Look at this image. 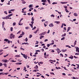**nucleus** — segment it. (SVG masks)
I'll return each instance as SVG.
<instances>
[{"label": "nucleus", "mask_w": 79, "mask_h": 79, "mask_svg": "<svg viewBox=\"0 0 79 79\" xmlns=\"http://www.w3.org/2000/svg\"><path fill=\"white\" fill-rule=\"evenodd\" d=\"M48 39H45V40H44V42H47V41H48Z\"/></svg>", "instance_id": "052dcab7"}, {"label": "nucleus", "mask_w": 79, "mask_h": 79, "mask_svg": "<svg viewBox=\"0 0 79 79\" xmlns=\"http://www.w3.org/2000/svg\"><path fill=\"white\" fill-rule=\"evenodd\" d=\"M22 20H23V18L21 19L19 22L21 23Z\"/></svg>", "instance_id": "a19ab883"}, {"label": "nucleus", "mask_w": 79, "mask_h": 79, "mask_svg": "<svg viewBox=\"0 0 79 79\" xmlns=\"http://www.w3.org/2000/svg\"><path fill=\"white\" fill-rule=\"evenodd\" d=\"M41 21H42V22H44V21H45V19H43L41 20Z\"/></svg>", "instance_id": "6e6d98bb"}, {"label": "nucleus", "mask_w": 79, "mask_h": 79, "mask_svg": "<svg viewBox=\"0 0 79 79\" xmlns=\"http://www.w3.org/2000/svg\"><path fill=\"white\" fill-rule=\"evenodd\" d=\"M32 37V35H29V38H31Z\"/></svg>", "instance_id": "de8ad7c7"}, {"label": "nucleus", "mask_w": 79, "mask_h": 79, "mask_svg": "<svg viewBox=\"0 0 79 79\" xmlns=\"http://www.w3.org/2000/svg\"><path fill=\"white\" fill-rule=\"evenodd\" d=\"M10 61H11V62H16V60H11Z\"/></svg>", "instance_id": "473e14b6"}, {"label": "nucleus", "mask_w": 79, "mask_h": 79, "mask_svg": "<svg viewBox=\"0 0 79 79\" xmlns=\"http://www.w3.org/2000/svg\"><path fill=\"white\" fill-rule=\"evenodd\" d=\"M4 1H5V0H1V2H4Z\"/></svg>", "instance_id": "338daca9"}, {"label": "nucleus", "mask_w": 79, "mask_h": 79, "mask_svg": "<svg viewBox=\"0 0 79 79\" xmlns=\"http://www.w3.org/2000/svg\"><path fill=\"white\" fill-rule=\"evenodd\" d=\"M20 32H21V31H19L17 33V34H20Z\"/></svg>", "instance_id": "69168bd1"}, {"label": "nucleus", "mask_w": 79, "mask_h": 79, "mask_svg": "<svg viewBox=\"0 0 79 79\" xmlns=\"http://www.w3.org/2000/svg\"><path fill=\"white\" fill-rule=\"evenodd\" d=\"M25 29H29V27H25Z\"/></svg>", "instance_id": "7c9ffc66"}, {"label": "nucleus", "mask_w": 79, "mask_h": 79, "mask_svg": "<svg viewBox=\"0 0 79 79\" xmlns=\"http://www.w3.org/2000/svg\"><path fill=\"white\" fill-rule=\"evenodd\" d=\"M16 64H18L19 65H20V64H22V63H16Z\"/></svg>", "instance_id": "a878e982"}, {"label": "nucleus", "mask_w": 79, "mask_h": 79, "mask_svg": "<svg viewBox=\"0 0 79 79\" xmlns=\"http://www.w3.org/2000/svg\"><path fill=\"white\" fill-rule=\"evenodd\" d=\"M69 58H70V59H71V60H73V56L72 55L70 56L69 57Z\"/></svg>", "instance_id": "9b49d317"}, {"label": "nucleus", "mask_w": 79, "mask_h": 79, "mask_svg": "<svg viewBox=\"0 0 79 79\" xmlns=\"http://www.w3.org/2000/svg\"><path fill=\"white\" fill-rule=\"evenodd\" d=\"M15 10V9H11L10 10H9V11H14Z\"/></svg>", "instance_id": "c9c22d12"}, {"label": "nucleus", "mask_w": 79, "mask_h": 79, "mask_svg": "<svg viewBox=\"0 0 79 79\" xmlns=\"http://www.w3.org/2000/svg\"><path fill=\"white\" fill-rule=\"evenodd\" d=\"M47 46L48 47H50V44H47Z\"/></svg>", "instance_id": "c03bdc74"}, {"label": "nucleus", "mask_w": 79, "mask_h": 79, "mask_svg": "<svg viewBox=\"0 0 79 79\" xmlns=\"http://www.w3.org/2000/svg\"><path fill=\"white\" fill-rule=\"evenodd\" d=\"M10 30L11 31H13V27H11L10 28Z\"/></svg>", "instance_id": "a18cd8bd"}, {"label": "nucleus", "mask_w": 79, "mask_h": 79, "mask_svg": "<svg viewBox=\"0 0 79 79\" xmlns=\"http://www.w3.org/2000/svg\"><path fill=\"white\" fill-rule=\"evenodd\" d=\"M36 43L35 44V45H36V44H39V41H36Z\"/></svg>", "instance_id": "603ef678"}, {"label": "nucleus", "mask_w": 79, "mask_h": 79, "mask_svg": "<svg viewBox=\"0 0 79 79\" xmlns=\"http://www.w3.org/2000/svg\"><path fill=\"white\" fill-rule=\"evenodd\" d=\"M7 60L6 59H3L2 60V61L4 62V63H6L7 62Z\"/></svg>", "instance_id": "6e6552de"}, {"label": "nucleus", "mask_w": 79, "mask_h": 79, "mask_svg": "<svg viewBox=\"0 0 79 79\" xmlns=\"http://www.w3.org/2000/svg\"><path fill=\"white\" fill-rule=\"evenodd\" d=\"M15 35H13V33H11L10 35V39H14L15 38Z\"/></svg>", "instance_id": "f257e3e1"}, {"label": "nucleus", "mask_w": 79, "mask_h": 79, "mask_svg": "<svg viewBox=\"0 0 79 79\" xmlns=\"http://www.w3.org/2000/svg\"><path fill=\"white\" fill-rule=\"evenodd\" d=\"M51 42H52V43H53V44H54V40H52Z\"/></svg>", "instance_id": "774afa93"}, {"label": "nucleus", "mask_w": 79, "mask_h": 79, "mask_svg": "<svg viewBox=\"0 0 79 79\" xmlns=\"http://www.w3.org/2000/svg\"><path fill=\"white\" fill-rule=\"evenodd\" d=\"M31 21H34V18L33 17H32L31 18Z\"/></svg>", "instance_id": "393cba45"}, {"label": "nucleus", "mask_w": 79, "mask_h": 79, "mask_svg": "<svg viewBox=\"0 0 79 79\" xmlns=\"http://www.w3.org/2000/svg\"><path fill=\"white\" fill-rule=\"evenodd\" d=\"M44 36L42 35L40 37V39H42V38H44Z\"/></svg>", "instance_id": "412c9836"}, {"label": "nucleus", "mask_w": 79, "mask_h": 79, "mask_svg": "<svg viewBox=\"0 0 79 79\" xmlns=\"http://www.w3.org/2000/svg\"><path fill=\"white\" fill-rule=\"evenodd\" d=\"M64 39H65V37H63L61 39V40H64Z\"/></svg>", "instance_id": "cd10ccee"}, {"label": "nucleus", "mask_w": 79, "mask_h": 79, "mask_svg": "<svg viewBox=\"0 0 79 79\" xmlns=\"http://www.w3.org/2000/svg\"><path fill=\"white\" fill-rule=\"evenodd\" d=\"M22 34H21L20 35H24L25 33L24 32H23V31L22 32Z\"/></svg>", "instance_id": "aec40b11"}, {"label": "nucleus", "mask_w": 79, "mask_h": 79, "mask_svg": "<svg viewBox=\"0 0 79 79\" xmlns=\"http://www.w3.org/2000/svg\"><path fill=\"white\" fill-rule=\"evenodd\" d=\"M26 67H24V68L23 71L26 70Z\"/></svg>", "instance_id": "4d7b16f0"}, {"label": "nucleus", "mask_w": 79, "mask_h": 79, "mask_svg": "<svg viewBox=\"0 0 79 79\" xmlns=\"http://www.w3.org/2000/svg\"><path fill=\"white\" fill-rule=\"evenodd\" d=\"M23 24V23H21V22L20 23L19 22V26H22Z\"/></svg>", "instance_id": "5701e85b"}, {"label": "nucleus", "mask_w": 79, "mask_h": 79, "mask_svg": "<svg viewBox=\"0 0 79 79\" xmlns=\"http://www.w3.org/2000/svg\"><path fill=\"white\" fill-rule=\"evenodd\" d=\"M77 43V41L75 40L74 42V45H76V43Z\"/></svg>", "instance_id": "c85d7f7f"}, {"label": "nucleus", "mask_w": 79, "mask_h": 79, "mask_svg": "<svg viewBox=\"0 0 79 79\" xmlns=\"http://www.w3.org/2000/svg\"><path fill=\"white\" fill-rule=\"evenodd\" d=\"M36 28V27H34V28L32 29V30H34Z\"/></svg>", "instance_id": "79ce46f5"}, {"label": "nucleus", "mask_w": 79, "mask_h": 79, "mask_svg": "<svg viewBox=\"0 0 79 79\" xmlns=\"http://www.w3.org/2000/svg\"><path fill=\"white\" fill-rule=\"evenodd\" d=\"M64 8L65 9L67 8H68V6H64Z\"/></svg>", "instance_id": "3c124183"}, {"label": "nucleus", "mask_w": 79, "mask_h": 79, "mask_svg": "<svg viewBox=\"0 0 79 79\" xmlns=\"http://www.w3.org/2000/svg\"><path fill=\"white\" fill-rule=\"evenodd\" d=\"M2 65H3V64H2V63H0V66H1Z\"/></svg>", "instance_id": "13d9d810"}, {"label": "nucleus", "mask_w": 79, "mask_h": 79, "mask_svg": "<svg viewBox=\"0 0 79 79\" xmlns=\"http://www.w3.org/2000/svg\"><path fill=\"white\" fill-rule=\"evenodd\" d=\"M76 52H78L79 53V48L78 47H76Z\"/></svg>", "instance_id": "20e7f679"}, {"label": "nucleus", "mask_w": 79, "mask_h": 79, "mask_svg": "<svg viewBox=\"0 0 79 79\" xmlns=\"http://www.w3.org/2000/svg\"><path fill=\"white\" fill-rule=\"evenodd\" d=\"M55 4H57V2H53L52 3V5H55Z\"/></svg>", "instance_id": "4c0bfd02"}, {"label": "nucleus", "mask_w": 79, "mask_h": 79, "mask_svg": "<svg viewBox=\"0 0 79 79\" xmlns=\"http://www.w3.org/2000/svg\"><path fill=\"white\" fill-rule=\"evenodd\" d=\"M50 45H53V44H54V43H51L50 44H49Z\"/></svg>", "instance_id": "864d4df0"}, {"label": "nucleus", "mask_w": 79, "mask_h": 79, "mask_svg": "<svg viewBox=\"0 0 79 79\" xmlns=\"http://www.w3.org/2000/svg\"><path fill=\"white\" fill-rule=\"evenodd\" d=\"M70 29H71V27H68V28L67 29V30H68V31H69L70 30Z\"/></svg>", "instance_id": "ea45409f"}, {"label": "nucleus", "mask_w": 79, "mask_h": 79, "mask_svg": "<svg viewBox=\"0 0 79 79\" xmlns=\"http://www.w3.org/2000/svg\"><path fill=\"white\" fill-rule=\"evenodd\" d=\"M25 40L26 42H27V41L28 40V39H27V38L26 37V39H25Z\"/></svg>", "instance_id": "72a5a7b5"}, {"label": "nucleus", "mask_w": 79, "mask_h": 79, "mask_svg": "<svg viewBox=\"0 0 79 79\" xmlns=\"http://www.w3.org/2000/svg\"><path fill=\"white\" fill-rule=\"evenodd\" d=\"M3 65H4V66H5V67H7V65L6 64V63H4L3 64Z\"/></svg>", "instance_id": "bb28decb"}, {"label": "nucleus", "mask_w": 79, "mask_h": 79, "mask_svg": "<svg viewBox=\"0 0 79 79\" xmlns=\"http://www.w3.org/2000/svg\"><path fill=\"white\" fill-rule=\"evenodd\" d=\"M38 68L39 67L37 65H36V66L34 67V68H35V69H38Z\"/></svg>", "instance_id": "2eb2a0df"}, {"label": "nucleus", "mask_w": 79, "mask_h": 79, "mask_svg": "<svg viewBox=\"0 0 79 79\" xmlns=\"http://www.w3.org/2000/svg\"><path fill=\"white\" fill-rule=\"evenodd\" d=\"M61 28H63V23H62V26H61Z\"/></svg>", "instance_id": "0e129e2a"}, {"label": "nucleus", "mask_w": 79, "mask_h": 79, "mask_svg": "<svg viewBox=\"0 0 79 79\" xmlns=\"http://www.w3.org/2000/svg\"><path fill=\"white\" fill-rule=\"evenodd\" d=\"M29 6V8H32V7H33V5H30Z\"/></svg>", "instance_id": "a211bd4d"}, {"label": "nucleus", "mask_w": 79, "mask_h": 79, "mask_svg": "<svg viewBox=\"0 0 79 79\" xmlns=\"http://www.w3.org/2000/svg\"><path fill=\"white\" fill-rule=\"evenodd\" d=\"M49 27H53L54 26V25H53V24L52 23H50L49 25Z\"/></svg>", "instance_id": "423d86ee"}, {"label": "nucleus", "mask_w": 79, "mask_h": 79, "mask_svg": "<svg viewBox=\"0 0 79 79\" xmlns=\"http://www.w3.org/2000/svg\"><path fill=\"white\" fill-rule=\"evenodd\" d=\"M8 16H7L6 17H4L2 18V19H8Z\"/></svg>", "instance_id": "39448f33"}, {"label": "nucleus", "mask_w": 79, "mask_h": 79, "mask_svg": "<svg viewBox=\"0 0 79 79\" xmlns=\"http://www.w3.org/2000/svg\"><path fill=\"white\" fill-rule=\"evenodd\" d=\"M46 34H47V32L45 31L40 34L39 35H45Z\"/></svg>", "instance_id": "7ed1b4c3"}, {"label": "nucleus", "mask_w": 79, "mask_h": 79, "mask_svg": "<svg viewBox=\"0 0 79 79\" xmlns=\"http://www.w3.org/2000/svg\"><path fill=\"white\" fill-rule=\"evenodd\" d=\"M54 23H56V24H59L60 23V21H56L54 22Z\"/></svg>", "instance_id": "9d476101"}, {"label": "nucleus", "mask_w": 79, "mask_h": 79, "mask_svg": "<svg viewBox=\"0 0 79 79\" xmlns=\"http://www.w3.org/2000/svg\"><path fill=\"white\" fill-rule=\"evenodd\" d=\"M21 37H23V36H21V35H20V36H19L18 38L19 39L20 38H21Z\"/></svg>", "instance_id": "09e8293b"}, {"label": "nucleus", "mask_w": 79, "mask_h": 79, "mask_svg": "<svg viewBox=\"0 0 79 79\" xmlns=\"http://www.w3.org/2000/svg\"><path fill=\"white\" fill-rule=\"evenodd\" d=\"M60 3H62V4H64L66 3H68V2H60Z\"/></svg>", "instance_id": "f3484780"}, {"label": "nucleus", "mask_w": 79, "mask_h": 79, "mask_svg": "<svg viewBox=\"0 0 79 79\" xmlns=\"http://www.w3.org/2000/svg\"><path fill=\"white\" fill-rule=\"evenodd\" d=\"M21 1L23 4H25V3H26V2L24 1V0H21Z\"/></svg>", "instance_id": "f8f14e48"}, {"label": "nucleus", "mask_w": 79, "mask_h": 79, "mask_svg": "<svg viewBox=\"0 0 79 79\" xmlns=\"http://www.w3.org/2000/svg\"><path fill=\"white\" fill-rule=\"evenodd\" d=\"M51 16L52 17H53V18H54V17H55V15L52 14L51 15Z\"/></svg>", "instance_id": "2f4dec72"}, {"label": "nucleus", "mask_w": 79, "mask_h": 79, "mask_svg": "<svg viewBox=\"0 0 79 79\" xmlns=\"http://www.w3.org/2000/svg\"><path fill=\"white\" fill-rule=\"evenodd\" d=\"M60 55L62 56V57H63V54L60 53Z\"/></svg>", "instance_id": "5fc2aeb1"}, {"label": "nucleus", "mask_w": 79, "mask_h": 79, "mask_svg": "<svg viewBox=\"0 0 79 79\" xmlns=\"http://www.w3.org/2000/svg\"><path fill=\"white\" fill-rule=\"evenodd\" d=\"M7 56H8V54H7L5 56H4V57L5 58Z\"/></svg>", "instance_id": "49530a36"}, {"label": "nucleus", "mask_w": 79, "mask_h": 79, "mask_svg": "<svg viewBox=\"0 0 79 79\" xmlns=\"http://www.w3.org/2000/svg\"><path fill=\"white\" fill-rule=\"evenodd\" d=\"M8 39H5L4 40V42H8Z\"/></svg>", "instance_id": "6ab92c4d"}, {"label": "nucleus", "mask_w": 79, "mask_h": 79, "mask_svg": "<svg viewBox=\"0 0 79 79\" xmlns=\"http://www.w3.org/2000/svg\"><path fill=\"white\" fill-rule=\"evenodd\" d=\"M61 51L62 52H66V51H67V49H62L61 50Z\"/></svg>", "instance_id": "1a4fd4ad"}, {"label": "nucleus", "mask_w": 79, "mask_h": 79, "mask_svg": "<svg viewBox=\"0 0 79 79\" xmlns=\"http://www.w3.org/2000/svg\"><path fill=\"white\" fill-rule=\"evenodd\" d=\"M4 13H5V14H6V15L8 14V13H7V12H6V11H4Z\"/></svg>", "instance_id": "58836bf2"}, {"label": "nucleus", "mask_w": 79, "mask_h": 79, "mask_svg": "<svg viewBox=\"0 0 79 79\" xmlns=\"http://www.w3.org/2000/svg\"><path fill=\"white\" fill-rule=\"evenodd\" d=\"M41 2H44V3H46L47 0H42Z\"/></svg>", "instance_id": "4468645a"}, {"label": "nucleus", "mask_w": 79, "mask_h": 79, "mask_svg": "<svg viewBox=\"0 0 79 79\" xmlns=\"http://www.w3.org/2000/svg\"><path fill=\"white\" fill-rule=\"evenodd\" d=\"M15 57H20V56L19 55H16Z\"/></svg>", "instance_id": "c756f323"}, {"label": "nucleus", "mask_w": 79, "mask_h": 79, "mask_svg": "<svg viewBox=\"0 0 79 79\" xmlns=\"http://www.w3.org/2000/svg\"><path fill=\"white\" fill-rule=\"evenodd\" d=\"M13 15V14H9V15H8V16L9 17H11V16H12Z\"/></svg>", "instance_id": "b1692460"}, {"label": "nucleus", "mask_w": 79, "mask_h": 79, "mask_svg": "<svg viewBox=\"0 0 79 79\" xmlns=\"http://www.w3.org/2000/svg\"><path fill=\"white\" fill-rule=\"evenodd\" d=\"M73 57H74V58H76V59H77V58H78V57H76L75 56H74Z\"/></svg>", "instance_id": "8fccbe9b"}, {"label": "nucleus", "mask_w": 79, "mask_h": 79, "mask_svg": "<svg viewBox=\"0 0 79 79\" xmlns=\"http://www.w3.org/2000/svg\"><path fill=\"white\" fill-rule=\"evenodd\" d=\"M66 35V33H64L63 35H61L62 37H65Z\"/></svg>", "instance_id": "4be33fe9"}, {"label": "nucleus", "mask_w": 79, "mask_h": 79, "mask_svg": "<svg viewBox=\"0 0 79 79\" xmlns=\"http://www.w3.org/2000/svg\"><path fill=\"white\" fill-rule=\"evenodd\" d=\"M34 22L33 21H32L31 22V24L30 23L29 24V25L31 28H33V24H34Z\"/></svg>", "instance_id": "f03ea898"}, {"label": "nucleus", "mask_w": 79, "mask_h": 79, "mask_svg": "<svg viewBox=\"0 0 79 79\" xmlns=\"http://www.w3.org/2000/svg\"><path fill=\"white\" fill-rule=\"evenodd\" d=\"M75 55H79V53H75Z\"/></svg>", "instance_id": "37998d69"}, {"label": "nucleus", "mask_w": 79, "mask_h": 79, "mask_svg": "<svg viewBox=\"0 0 79 79\" xmlns=\"http://www.w3.org/2000/svg\"><path fill=\"white\" fill-rule=\"evenodd\" d=\"M23 56L24 57V58H25V59H27V56H26V55H24V56Z\"/></svg>", "instance_id": "dca6fc26"}, {"label": "nucleus", "mask_w": 79, "mask_h": 79, "mask_svg": "<svg viewBox=\"0 0 79 79\" xmlns=\"http://www.w3.org/2000/svg\"><path fill=\"white\" fill-rule=\"evenodd\" d=\"M21 50H24V49L22 48H20Z\"/></svg>", "instance_id": "e2e57ef3"}, {"label": "nucleus", "mask_w": 79, "mask_h": 79, "mask_svg": "<svg viewBox=\"0 0 79 79\" xmlns=\"http://www.w3.org/2000/svg\"><path fill=\"white\" fill-rule=\"evenodd\" d=\"M74 16H78V15H77V14L76 13H74L73 14Z\"/></svg>", "instance_id": "ddd939ff"}, {"label": "nucleus", "mask_w": 79, "mask_h": 79, "mask_svg": "<svg viewBox=\"0 0 79 79\" xmlns=\"http://www.w3.org/2000/svg\"><path fill=\"white\" fill-rule=\"evenodd\" d=\"M49 62L51 63H53V62H51V61H53L54 62H56V60H49Z\"/></svg>", "instance_id": "0eeeda50"}, {"label": "nucleus", "mask_w": 79, "mask_h": 79, "mask_svg": "<svg viewBox=\"0 0 79 79\" xmlns=\"http://www.w3.org/2000/svg\"><path fill=\"white\" fill-rule=\"evenodd\" d=\"M48 2L49 3V4H50L51 3V2H50V0H47Z\"/></svg>", "instance_id": "e433bc0d"}, {"label": "nucleus", "mask_w": 79, "mask_h": 79, "mask_svg": "<svg viewBox=\"0 0 79 79\" xmlns=\"http://www.w3.org/2000/svg\"><path fill=\"white\" fill-rule=\"evenodd\" d=\"M4 24H5V22H3L2 23V25H4Z\"/></svg>", "instance_id": "bf43d9fd"}, {"label": "nucleus", "mask_w": 79, "mask_h": 79, "mask_svg": "<svg viewBox=\"0 0 79 79\" xmlns=\"http://www.w3.org/2000/svg\"><path fill=\"white\" fill-rule=\"evenodd\" d=\"M50 74H53L54 75H55V74H54V73H50Z\"/></svg>", "instance_id": "680f3d73"}, {"label": "nucleus", "mask_w": 79, "mask_h": 79, "mask_svg": "<svg viewBox=\"0 0 79 79\" xmlns=\"http://www.w3.org/2000/svg\"><path fill=\"white\" fill-rule=\"evenodd\" d=\"M16 25V22H14L13 23V25L14 26Z\"/></svg>", "instance_id": "f704fd0d"}]
</instances>
